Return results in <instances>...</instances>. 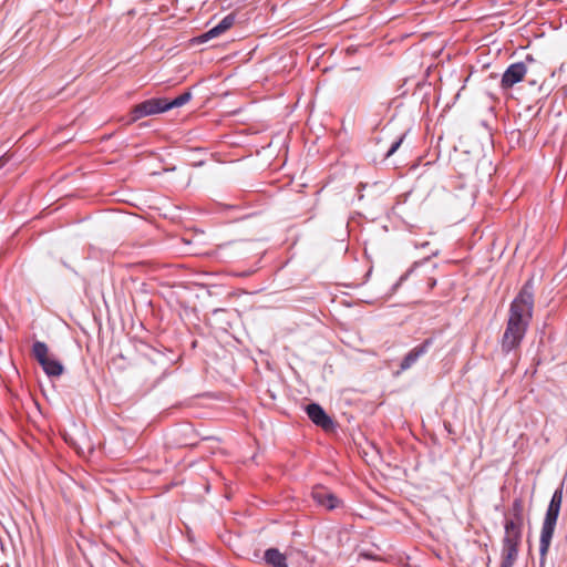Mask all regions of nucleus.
Returning <instances> with one entry per match:
<instances>
[{
  "mask_svg": "<svg viewBox=\"0 0 567 567\" xmlns=\"http://www.w3.org/2000/svg\"><path fill=\"white\" fill-rule=\"evenodd\" d=\"M563 488L564 483L557 487L550 498L547 507L545 518L542 525L540 538H539V564L543 567L546 555L549 550L551 539L555 533L557 519L559 516L561 503H563Z\"/></svg>",
  "mask_w": 567,
  "mask_h": 567,
  "instance_id": "f257e3e1",
  "label": "nucleus"
},
{
  "mask_svg": "<svg viewBox=\"0 0 567 567\" xmlns=\"http://www.w3.org/2000/svg\"><path fill=\"white\" fill-rule=\"evenodd\" d=\"M524 524L504 519V537L502 539L501 567H513L519 551Z\"/></svg>",
  "mask_w": 567,
  "mask_h": 567,
  "instance_id": "f03ea898",
  "label": "nucleus"
},
{
  "mask_svg": "<svg viewBox=\"0 0 567 567\" xmlns=\"http://www.w3.org/2000/svg\"><path fill=\"white\" fill-rule=\"evenodd\" d=\"M534 311V284L527 280L509 306V318L529 324Z\"/></svg>",
  "mask_w": 567,
  "mask_h": 567,
  "instance_id": "7ed1b4c3",
  "label": "nucleus"
},
{
  "mask_svg": "<svg viewBox=\"0 0 567 567\" xmlns=\"http://www.w3.org/2000/svg\"><path fill=\"white\" fill-rule=\"evenodd\" d=\"M528 326L529 324L522 322V320L508 317L501 344L504 353H509L512 350L519 347L526 334Z\"/></svg>",
  "mask_w": 567,
  "mask_h": 567,
  "instance_id": "20e7f679",
  "label": "nucleus"
},
{
  "mask_svg": "<svg viewBox=\"0 0 567 567\" xmlns=\"http://www.w3.org/2000/svg\"><path fill=\"white\" fill-rule=\"evenodd\" d=\"M32 354L48 377H60L63 373L62 363L49 354L48 346L42 341L32 344Z\"/></svg>",
  "mask_w": 567,
  "mask_h": 567,
  "instance_id": "39448f33",
  "label": "nucleus"
},
{
  "mask_svg": "<svg viewBox=\"0 0 567 567\" xmlns=\"http://www.w3.org/2000/svg\"><path fill=\"white\" fill-rule=\"evenodd\" d=\"M166 112L165 99L156 97L143 101L136 104L130 114V118L125 121V124H132L142 117L155 115Z\"/></svg>",
  "mask_w": 567,
  "mask_h": 567,
  "instance_id": "423d86ee",
  "label": "nucleus"
},
{
  "mask_svg": "<svg viewBox=\"0 0 567 567\" xmlns=\"http://www.w3.org/2000/svg\"><path fill=\"white\" fill-rule=\"evenodd\" d=\"M306 412L308 417L315 423L317 426L321 427L326 432L333 431L336 427V423L330 417L323 408L318 403H309L306 406Z\"/></svg>",
  "mask_w": 567,
  "mask_h": 567,
  "instance_id": "0eeeda50",
  "label": "nucleus"
},
{
  "mask_svg": "<svg viewBox=\"0 0 567 567\" xmlns=\"http://www.w3.org/2000/svg\"><path fill=\"white\" fill-rule=\"evenodd\" d=\"M311 496L317 505L328 511H333L342 505V501L329 488L322 485L315 486L312 488Z\"/></svg>",
  "mask_w": 567,
  "mask_h": 567,
  "instance_id": "6e6552de",
  "label": "nucleus"
},
{
  "mask_svg": "<svg viewBox=\"0 0 567 567\" xmlns=\"http://www.w3.org/2000/svg\"><path fill=\"white\" fill-rule=\"evenodd\" d=\"M527 73V66L525 62H516L508 65V68L503 73L501 80V87L504 90L513 87L515 84L519 83Z\"/></svg>",
  "mask_w": 567,
  "mask_h": 567,
  "instance_id": "1a4fd4ad",
  "label": "nucleus"
},
{
  "mask_svg": "<svg viewBox=\"0 0 567 567\" xmlns=\"http://www.w3.org/2000/svg\"><path fill=\"white\" fill-rule=\"evenodd\" d=\"M434 343L433 338L425 339L422 343L410 350L401 361L400 370L405 371L410 369L417 360L424 355Z\"/></svg>",
  "mask_w": 567,
  "mask_h": 567,
  "instance_id": "9d476101",
  "label": "nucleus"
},
{
  "mask_svg": "<svg viewBox=\"0 0 567 567\" xmlns=\"http://www.w3.org/2000/svg\"><path fill=\"white\" fill-rule=\"evenodd\" d=\"M236 21V16L234 13H229L225 16L215 27L209 29L208 31L200 34L197 40L198 42L203 43L210 39L217 38L224 32H226L228 29H230Z\"/></svg>",
  "mask_w": 567,
  "mask_h": 567,
  "instance_id": "9b49d317",
  "label": "nucleus"
},
{
  "mask_svg": "<svg viewBox=\"0 0 567 567\" xmlns=\"http://www.w3.org/2000/svg\"><path fill=\"white\" fill-rule=\"evenodd\" d=\"M264 560L270 567H288L287 557L277 548H268L264 553Z\"/></svg>",
  "mask_w": 567,
  "mask_h": 567,
  "instance_id": "f8f14e48",
  "label": "nucleus"
},
{
  "mask_svg": "<svg viewBox=\"0 0 567 567\" xmlns=\"http://www.w3.org/2000/svg\"><path fill=\"white\" fill-rule=\"evenodd\" d=\"M505 519L524 524V501L520 497L514 498L511 507L505 514Z\"/></svg>",
  "mask_w": 567,
  "mask_h": 567,
  "instance_id": "ddd939ff",
  "label": "nucleus"
},
{
  "mask_svg": "<svg viewBox=\"0 0 567 567\" xmlns=\"http://www.w3.org/2000/svg\"><path fill=\"white\" fill-rule=\"evenodd\" d=\"M192 96H193L192 92H190V90H188L171 101L165 99L166 111L185 105L186 103H188L192 100Z\"/></svg>",
  "mask_w": 567,
  "mask_h": 567,
  "instance_id": "4468645a",
  "label": "nucleus"
},
{
  "mask_svg": "<svg viewBox=\"0 0 567 567\" xmlns=\"http://www.w3.org/2000/svg\"><path fill=\"white\" fill-rule=\"evenodd\" d=\"M429 261H430V258L426 257L419 261L413 262V265L393 285L392 290L395 291L419 267L427 264Z\"/></svg>",
  "mask_w": 567,
  "mask_h": 567,
  "instance_id": "2eb2a0df",
  "label": "nucleus"
},
{
  "mask_svg": "<svg viewBox=\"0 0 567 567\" xmlns=\"http://www.w3.org/2000/svg\"><path fill=\"white\" fill-rule=\"evenodd\" d=\"M403 138H404V135H402L400 138H398L395 142L392 143L391 147L385 153V158H389L398 151V148L400 147V145L403 142Z\"/></svg>",
  "mask_w": 567,
  "mask_h": 567,
  "instance_id": "dca6fc26",
  "label": "nucleus"
},
{
  "mask_svg": "<svg viewBox=\"0 0 567 567\" xmlns=\"http://www.w3.org/2000/svg\"><path fill=\"white\" fill-rule=\"evenodd\" d=\"M368 186V184L365 183H360L358 186H357V194H358V199L361 200L363 199V189Z\"/></svg>",
  "mask_w": 567,
  "mask_h": 567,
  "instance_id": "f3484780",
  "label": "nucleus"
},
{
  "mask_svg": "<svg viewBox=\"0 0 567 567\" xmlns=\"http://www.w3.org/2000/svg\"><path fill=\"white\" fill-rule=\"evenodd\" d=\"M436 285V280L434 278H430L429 279V288L432 289L434 288Z\"/></svg>",
  "mask_w": 567,
  "mask_h": 567,
  "instance_id": "a211bd4d",
  "label": "nucleus"
},
{
  "mask_svg": "<svg viewBox=\"0 0 567 567\" xmlns=\"http://www.w3.org/2000/svg\"><path fill=\"white\" fill-rule=\"evenodd\" d=\"M526 61H533V58L530 55H527Z\"/></svg>",
  "mask_w": 567,
  "mask_h": 567,
  "instance_id": "6ab92c4d",
  "label": "nucleus"
},
{
  "mask_svg": "<svg viewBox=\"0 0 567 567\" xmlns=\"http://www.w3.org/2000/svg\"><path fill=\"white\" fill-rule=\"evenodd\" d=\"M2 162V158H0V163Z\"/></svg>",
  "mask_w": 567,
  "mask_h": 567,
  "instance_id": "aec40b11",
  "label": "nucleus"
}]
</instances>
